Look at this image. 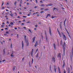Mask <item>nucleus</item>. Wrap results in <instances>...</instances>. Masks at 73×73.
<instances>
[{"instance_id":"18","label":"nucleus","mask_w":73,"mask_h":73,"mask_svg":"<svg viewBox=\"0 0 73 73\" xmlns=\"http://www.w3.org/2000/svg\"><path fill=\"white\" fill-rule=\"evenodd\" d=\"M58 35H59V36L60 37H61V34H60V33H58Z\"/></svg>"},{"instance_id":"9","label":"nucleus","mask_w":73,"mask_h":73,"mask_svg":"<svg viewBox=\"0 0 73 73\" xmlns=\"http://www.w3.org/2000/svg\"><path fill=\"white\" fill-rule=\"evenodd\" d=\"M36 38V37L35 36L33 38V42H35V38Z\"/></svg>"},{"instance_id":"29","label":"nucleus","mask_w":73,"mask_h":73,"mask_svg":"<svg viewBox=\"0 0 73 73\" xmlns=\"http://www.w3.org/2000/svg\"><path fill=\"white\" fill-rule=\"evenodd\" d=\"M40 6H41V7H43L44 6V5L43 4H41L40 5Z\"/></svg>"},{"instance_id":"50","label":"nucleus","mask_w":73,"mask_h":73,"mask_svg":"<svg viewBox=\"0 0 73 73\" xmlns=\"http://www.w3.org/2000/svg\"><path fill=\"white\" fill-rule=\"evenodd\" d=\"M22 25H24V23H22Z\"/></svg>"},{"instance_id":"42","label":"nucleus","mask_w":73,"mask_h":73,"mask_svg":"<svg viewBox=\"0 0 73 73\" xmlns=\"http://www.w3.org/2000/svg\"><path fill=\"white\" fill-rule=\"evenodd\" d=\"M23 28H24V29H27V28H26V27H23Z\"/></svg>"},{"instance_id":"53","label":"nucleus","mask_w":73,"mask_h":73,"mask_svg":"<svg viewBox=\"0 0 73 73\" xmlns=\"http://www.w3.org/2000/svg\"><path fill=\"white\" fill-rule=\"evenodd\" d=\"M5 7H2V9H4Z\"/></svg>"},{"instance_id":"63","label":"nucleus","mask_w":73,"mask_h":73,"mask_svg":"<svg viewBox=\"0 0 73 73\" xmlns=\"http://www.w3.org/2000/svg\"><path fill=\"white\" fill-rule=\"evenodd\" d=\"M27 5H29V3H27Z\"/></svg>"},{"instance_id":"7","label":"nucleus","mask_w":73,"mask_h":73,"mask_svg":"<svg viewBox=\"0 0 73 73\" xmlns=\"http://www.w3.org/2000/svg\"><path fill=\"white\" fill-rule=\"evenodd\" d=\"M37 45H38V42H37V41H36L35 45V47H36L37 46Z\"/></svg>"},{"instance_id":"41","label":"nucleus","mask_w":73,"mask_h":73,"mask_svg":"<svg viewBox=\"0 0 73 73\" xmlns=\"http://www.w3.org/2000/svg\"><path fill=\"white\" fill-rule=\"evenodd\" d=\"M56 8L55 7L54 8V10H56Z\"/></svg>"},{"instance_id":"64","label":"nucleus","mask_w":73,"mask_h":73,"mask_svg":"<svg viewBox=\"0 0 73 73\" xmlns=\"http://www.w3.org/2000/svg\"><path fill=\"white\" fill-rule=\"evenodd\" d=\"M34 30H36V28H34Z\"/></svg>"},{"instance_id":"5","label":"nucleus","mask_w":73,"mask_h":73,"mask_svg":"<svg viewBox=\"0 0 73 73\" xmlns=\"http://www.w3.org/2000/svg\"><path fill=\"white\" fill-rule=\"evenodd\" d=\"M65 61L64 60H63V65L62 66V68H64V67H65Z\"/></svg>"},{"instance_id":"54","label":"nucleus","mask_w":73,"mask_h":73,"mask_svg":"<svg viewBox=\"0 0 73 73\" xmlns=\"http://www.w3.org/2000/svg\"><path fill=\"white\" fill-rule=\"evenodd\" d=\"M40 3H43V2H42L41 1H40Z\"/></svg>"},{"instance_id":"58","label":"nucleus","mask_w":73,"mask_h":73,"mask_svg":"<svg viewBox=\"0 0 73 73\" xmlns=\"http://www.w3.org/2000/svg\"><path fill=\"white\" fill-rule=\"evenodd\" d=\"M5 29L7 30V29H8V28H5Z\"/></svg>"},{"instance_id":"22","label":"nucleus","mask_w":73,"mask_h":73,"mask_svg":"<svg viewBox=\"0 0 73 73\" xmlns=\"http://www.w3.org/2000/svg\"><path fill=\"white\" fill-rule=\"evenodd\" d=\"M32 64H33V58H32Z\"/></svg>"},{"instance_id":"13","label":"nucleus","mask_w":73,"mask_h":73,"mask_svg":"<svg viewBox=\"0 0 73 73\" xmlns=\"http://www.w3.org/2000/svg\"><path fill=\"white\" fill-rule=\"evenodd\" d=\"M26 37H27V36H26V35H25L24 39H25V41H27V39L26 38Z\"/></svg>"},{"instance_id":"3","label":"nucleus","mask_w":73,"mask_h":73,"mask_svg":"<svg viewBox=\"0 0 73 73\" xmlns=\"http://www.w3.org/2000/svg\"><path fill=\"white\" fill-rule=\"evenodd\" d=\"M53 46H54V49H55V50H56V44L55 43H54Z\"/></svg>"},{"instance_id":"43","label":"nucleus","mask_w":73,"mask_h":73,"mask_svg":"<svg viewBox=\"0 0 73 73\" xmlns=\"http://www.w3.org/2000/svg\"><path fill=\"white\" fill-rule=\"evenodd\" d=\"M64 73H66V71H65V70H64Z\"/></svg>"},{"instance_id":"30","label":"nucleus","mask_w":73,"mask_h":73,"mask_svg":"<svg viewBox=\"0 0 73 73\" xmlns=\"http://www.w3.org/2000/svg\"><path fill=\"white\" fill-rule=\"evenodd\" d=\"M10 24L11 25H13V22H11L10 23Z\"/></svg>"},{"instance_id":"36","label":"nucleus","mask_w":73,"mask_h":73,"mask_svg":"<svg viewBox=\"0 0 73 73\" xmlns=\"http://www.w3.org/2000/svg\"><path fill=\"white\" fill-rule=\"evenodd\" d=\"M11 48H12V44H11Z\"/></svg>"},{"instance_id":"60","label":"nucleus","mask_w":73,"mask_h":73,"mask_svg":"<svg viewBox=\"0 0 73 73\" xmlns=\"http://www.w3.org/2000/svg\"><path fill=\"white\" fill-rule=\"evenodd\" d=\"M56 65H54V68H55V67H56Z\"/></svg>"},{"instance_id":"59","label":"nucleus","mask_w":73,"mask_h":73,"mask_svg":"<svg viewBox=\"0 0 73 73\" xmlns=\"http://www.w3.org/2000/svg\"><path fill=\"white\" fill-rule=\"evenodd\" d=\"M35 1L36 3H37V0H35Z\"/></svg>"},{"instance_id":"28","label":"nucleus","mask_w":73,"mask_h":73,"mask_svg":"<svg viewBox=\"0 0 73 73\" xmlns=\"http://www.w3.org/2000/svg\"><path fill=\"white\" fill-rule=\"evenodd\" d=\"M57 31L58 32V33H60V31H59V30H58V29H57Z\"/></svg>"},{"instance_id":"15","label":"nucleus","mask_w":73,"mask_h":73,"mask_svg":"<svg viewBox=\"0 0 73 73\" xmlns=\"http://www.w3.org/2000/svg\"><path fill=\"white\" fill-rule=\"evenodd\" d=\"M50 70L51 72H52V67H51V66H50Z\"/></svg>"},{"instance_id":"32","label":"nucleus","mask_w":73,"mask_h":73,"mask_svg":"<svg viewBox=\"0 0 73 73\" xmlns=\"http://www.w3.org/2000/svg\"><path fill=\"white\" fill-rule=\"evenodd\" d=\"M23 17H24V18H26V17H27L24 16H23Z\"/></svg>"},{"instance_id":"6","label":"nucleus","mask_w":73,"mask_h":73,"mask_svg":"<svg viewBox=\"0 0 73 73\" xmlns=\"http://www.w3.org/2000/svg\"><path fill=\"white\" fill-rule=\"evenodd\" d=\"M26 42V44H27V46H29V42H28V41H25Z\"/></svg>"},{"instance_id":"19","label":"nucleus","mask_w":73,"mask_h":73,"mask_svg":"<svg viewBox=\"0 0 73 73\" xmlns=\"http://www.w3.org/2000/svg\"><path fill=\"white\" fill-rule=\"evenodd\" d=\"M66 18L65 20L64 21V24H65V23L66 22Z\"/></svg>"},{"instance_id":"20","label":"nucleus","mask_w":73,"mask_h":73,"mask_svg":"<svg viewBox=\"0 0 73 73\" xmlns=\"http://www.w3.org/2000/svg\"><path fill=\"white\" fill-rule=\"evenodd\" d=\"M10 15L12 17H13V14L12 13H11L10 14Z\"/></svg>"},{"instance_id":"26","label":"nucleus","mask_w":73,"mask_h":73,"mask_svg":"<svg viewBox=\"0 0 73 73\" xmlns=\"http://www.w3.org/2000/svg\"><path fill=\"white\" fill-rule=\"evenodd\" d=\"M58 71L60 70V68L58 66Z\"/></svg>"},{"instance_id":"24","label":"nucleus","mask_w":73,"mask_h":73,"mask_svg":"<svg viewBox=\"0 0 73 73\" xmlns=\"http://www.w3.org/2000/svg\"><path fill=\"white\" fill-rule=\"evenodd\" d=\"M4 2L3 1L2 2V6H3V5H4Z\"/></svg>"},{"instance_id":"31","label":"nucleus","mask_w":73,"mask_h":73,"mask_svg":"<svg viewBox=\"0 0 73 73\" xmlns=\"http://www.w3.org/2000/svg\"><path fill=\"white\" fill-rule=\"evenodd\" d=\"M65 44H66L65 42H64V45H63V46L64 47V46L65 45Z\"/></svg>"},{"instance_id":"39","label":"nucleus","mask_w":73,"mask_h":73,"mask_svg":"<svg viewBox=\"0 0 73 73\" xmlns=\"http://www.w3.org/2000/svg\"><path fill=\"white\" fill-rule=\"evenodd\" d=\"M43 48L44 49H45V46H43Z\"/></svg>"},{"instance_id":"2","label":"nucleus","mask_w":73,"mask_h":73,"mask_svg":"<svg viewBox=\"0 0 73 73\" xmlns=\"http://www.w3.org/2000/svg\"><path fill=\"white\" fill-rule=\"evenodd\" d=\"M52 60L54 62H56V58H54V56H53L52 58Z\"/></svg>"},{"instance_id":"27","label":"nucleus","mask_w":73,"mask_h":73,"mask_svg":"<svg viewBox=\"0 0 73 73\" xmlns=\"http://www.w3.org/2000/svg\"><path fill=\"white\" fill-rule=\"evenodd\" d=\"M13 53H12L11 54V57H13Z\"/></svg>"},{"instance_id":"49","label":"nucleus","mask_w":73,"mask_h":73,"mask_svg":"<svg viewBox=\"0 0 73 73\" xmlns=\"http://www.w3.org/2000/svg\"><path fill=\"white\" fill-rule=\"evenodd\" d=\"M31 55L32 56H33V52H32Z\"/></svg>"},{"instance_id":"61","label":"nucleus","mask_w":73,"mask_h":73,"mask_svg":"<svg viewBox=\"0 0 73 73\" xmlns=\"http://www.w3.org/2000/svg\"><path fill=\"white\" fill-rule=\"evenodd\" d=\"M20 17L19 16L17 18H20Z\"/></svg>"},{"instance_id":"16","label":"nucleus","mask_w":73,"mask_h":73,"mask_svg":"<svg viewBox=\"0 0 73 73\" xmlns=\"http://www.w3.org/2000/svg\"><path fill=\"white\" fill-rule=\"evenodd\" d=\"M54 70L55 73H56V72H57V70H56V68H54Z\"/></svg>"},{"instance_id":"37","label":"nucleus","mask_w":73,"mask_h":73,"mask_svg":"<svg viewBox=\"0 0 73 73\" xmlns=\"http://www.w3.org/2000/svg\"><path fill=\"white\" fill-rule=\"evenodd\" d=\"M3 52L4 53V54H5V49H4L3 50Z\"/></svg>"},{"instance_id":"14","label":"nucleus","mask_w":73,"mask_h":73,"mask_svg":"<svg viewBox=\"0 0 73 73\" xmlns=\"http://www.w3.org/2000/svg\"><path fill=\"white\" fill-rule=\"evenodd\" d=\"M68 73H70V68H69V67H68Z\"/></svg>"},{"instance_id":"17","label":"nucleus","mask_w":73,"mask_h":73,"mask_svg":"<svg viewBox=\"0 0 73 73\" xmlns=\"http://www.w3.org/2000/svg\"><path fill=\"white\" fill-rule=\"evenodd\" d=\"M52 5H53V4H48V6H52Z\"/></svg>"},{"instance_id":"62","label":"nucleus","mask_w":73,"mask_h":73,"mask_svg":"<svg viewBox=\"0 0 73 73\" xmlns=\"http://www.w3.org/2000/svg\"><path fill=\"white\" fill-rule=\"evenodd\" d=\"M21 21H18V23H21Z\"/></svg>"},{"instance_id":"51","label":"nucleus","mask_w":73,"mask_h":73,"mask_svg":"<svg viewBox=\"0 0 73 73\" xmlns=\"http://www.w3.org/2000/svg\"><path fill=\"white\" fill-rule=\"evenodd\" d=\"M20 3L21 4L22 3V0H21V1H20Z\"/></svg>"},{"instance_id":"21","label":"nucleus","mask_w":73,"mask_h":73,"mask_svg":"<svg viewBox=\"0 0 73 73\" xmlns=\"http://www.w3.org/2000/svg\"><path fill=\"white\" fill-rule=\"evenodd\" d=\"M45 37L46 40H48V37H47V35H46Z\"/></svg>"},{"instance_id":"35","label":"nucleus","mask_w":73,"mask_h":73,"mask_svg":"<svg viewBox=\"0 0 73 73\" xmlns=\"http://www.w3.org/2000/svg\"><path fill=\"white\" fill-rule=\"evenodd\" d=\"M37 51H38V49H37L36 50V51L35 52V53H37Z\"/></svg>"},{"instance_id":"4","label":"nucleus","mask_w":73,"mask_h":73,"mask_svg":"<svg viewBox=\"0 0 73 73\" xmlns=\"http://www.w3.org/2000/svg\"><path fill=\"white\" fill-rule=\"evenodd\" d=\"M22 44V48L23 49L24 48V42H23V41H22L21 42Z\"/></svg>"},{"instance_id":"46","label":"nucleus","mask_w":73,"mask_h":73,"mask_svg":"<svg viewBox=\"0 0 73 73\" xmlns=\"http://www.w3.org/2000/svg\"><path fill=\"white\" fill-rule=\"evenodd\" d=\"M5 61V60H2V62H4Z\"/></svg>"},{"instance_id":"44","label":"nucleus","mask_w":73,"mask_h":73,"mask_svg":"<svg viewBox=\"0 0 73 73\" xmlns=\"http://www.w3.org/2000/svg\"><path fill=\"white\" fill-rule=\"evenodd\" d=\"M15 29H16H16H17V27H15L14 28Z\"/></svg>"},{"instance_id":"25","label":"nucleus","mask_w":73,"mask_h":73,"mask_svg":"<svg viewBox=\"0 0 73 73\" xmlns=\"http://www.w3.org/2000/svg\"><path fill=\"white\" fill-rule=\"evenodd\" d=\"M48 10H49V9L47 8V9H45L44 10V11H48Z\"/></svg>"},{"instance_id":"11","label":"nucleus","mask_w":73,"mask_h":73,"mask_svg":"<svg viewBox=\"0 0 73 73\" xmlns=\"http://www.w3.org/2000/svg\"><path fill=\"white\" fill-rule=\"evenodd\" d=\"M39 55V54H38V53H37L36 54V58H38V57Z\"/></svg>"},{"instance_id":"12","label":"nucleus","mask_w":73,"mask_h":73,"mask_svg":"<svg viewBox=\"0 0 73 73\" xmlns=\"http://www.w3.org/2000/svg\"><path fill=\"white\" fill-rule=\"evenodd\" d=\"M48 16H50V14H48L46 16V19L48 17Z\"/></svg>"},{"instance_id":"57","label":"nucleus","mask_w":73,"mask_h":73,"mask_svg":"<svg viewBox=\"0 0 73 73\" xmlns=\"http://www.w3.org/2000/svg\"><path fill=\"white\" fill-rule=\"evenodd\" d=\"M35 27H37V25H35Z\"/></svg>"},{"instance_id":"33","label":"nucleus","mask_w":73,"mask_h":73,"mask_svg":"<svg viewBox=\"0 0 73 73\" xmlns=\"http://www.w3.org/2000/svg\"><path fill=\"white\" fill-rule=\"evenodd\" d=\"M24 58H25V57H24L22 58V61H24Z\"/></svg>"},{"instance_id":"47","label":"nucleus","mask_w":73,"mask_h":73,"mask_svg":"<svg viewBox=\"0 0 73 73\" xmlns=\"http://www.w3.org/2000/svg\"><path fill=\"white\" fill-rule=\"evenodd\" d=\"M33 49H32V53H33Z\"/></svg>"},{"instance_id":"56","label":"nucleus","mask_w":73,"mask_h":73,"mask_svg":"<svg viewBox=\"0 0 73 73\" xmlns=\"http://www.w3.org/2000/svg\"><path fill=\"white\" fill-rule=\"evenodd\" d=\"M27 16H30V14H28V15H27Z\"/></svg>"},{"instance_id":"48","label":"nucleus","mask_w":73,"mask_h":73,"mask_svg":"<svg viewBox=\"0 0 73 73\" xmlns=\"http://www.w3.org/2000/svg\"><path fill=\"white\" fill-rule=\"evenodd\" d=\"M60 26H62V24L60 23Z\"/></svg>"},{"instance_id":"40","label":"nucleus","mask_w":73,"mask_h":73,"mask_svg":"<svg viewBox=\"0 0 73 73\" xmlns=\"http://www.w3.org/2000/svg\"><path fill=\"white\" fill-rule=\"evenodd\" d=\"M14 4H15V5H16V2H15L14 3Z\"/></svg>"},{"instance_id":"55","label":"nucleus","mask_w":73,"mask_h":73,"mask_svg":"<svg viewBox=\"0 0 73 73\" xmlns=\"http://www.w3.org/2000/svg\"><path fill=\"white\" fill-rule=\"evenodd\" d=\"M54 17L52 16V19H54Z\"/></svg>"},{"instance_id":"45","label":"nucleus","mask_w":73,"mask_h":73,"mask_svg":"<svg viewBox=\"0 0 73 73\" xmlns=\"http://www.w3.org/2000/svg\"><path fill=\"white\" fill-rule=\"evenodd\" d=\"M59 73H61V71L60 70H59Z\"/></svg>"},{"instance_id":"8","label":"nucleus","mask_w":73,"mask_h":73,"mask_svg":"<svg viewBox=\"0 0 73 73\" xmlns=\"http://www.w3.org/2000/svg\"><path fill=\"white\" fill-rule=\"evenodd\" d=\"M49 32L50 34V36H52V32H51V29H50V28L49 29Z\"/></svg>"},{"instance_id":"23","label":"nucleus","mask_w":73,"mask_h":73,"mask_svg":"<svg viewBox=\"0 0 73 73\" xmlns=\"http://www.w3.org/2000/svg\"><path fill=\"white\" fill-rule=\"evenodd\" d=\"M60 28L61 30H62V26H60Z\"/></svg>"},{"instance_id":"34","label":"nucleus","mask_w":73,"mask_h":73,"mask_svg":"<svg viewBox=\"0 0 73 73\" xmlns=\"http://www.w3.org/2000/svg\"><path fill=\"white\" fill-rule=\"evenodd\" d=\"M44 11H42L40 12L41 13H44Z\"/></svg>"},{"instance_id":"38","label":"nucleus","mask_w":73,"mask_h":73,"mask_svg":"<svg viewBox=\"0 0 73 73\" xmlns=\"http://www.w3.org/2000/svg\"><path fill=\"white\" fill-rule=\"evenodd\" d=\"M6 33H7V34H8V33H9V32L7 31L5 32Z\"/></svg>"},{"instance_id":"10","label":"nucleus","mask_w":73,"mask_h":73,"mask_svg":"<svg viewBox=\"0 0 73 73\" xmlns=\"http://www.w3.org/2000/svg\"><path fill=\"white\" fill-rule=\"evenodd\" d=\"M58 57H59V58H61V53H59L58 54Z\"/></svg>"},{"instance_id":"52","label":"nucleus","mask_w":73,"mask_h":73,"mask_svg":"<svg viewBox=\"0 0 73 73\" xmlns=\"http://www.w3.org/2000/svg\"><path fill=\"white\" fill-rule=\"evenodd\" d=\"M39 44H40V43H41V40H39Z\"/></svg>"},{"instance_id":"1","label":"nucleus","mask_w":73,"mask_h":73,"mask_svg":"<svg viewBox=\"0 0 73 73\" xmlns=\"http://www.w3.org/2000/svg\"><path fill=\"white\" fill-rule=\"evenodd\" d=\"M62 33L63 36V38L64 40H65V41H66V36L65 35V34L63 33Z\"/></svg>"}]
</instances>
